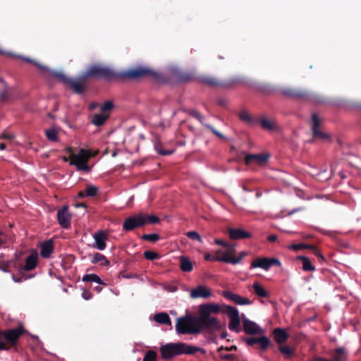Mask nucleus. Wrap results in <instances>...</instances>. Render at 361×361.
Returning <instances> with one entry per match:
<instances>
[{"mask_svg": "<svg viewBox=\"0 0 361 361\" xmlns=\"http://www.w3.org/2000/svg\"><path fill=\"white\" fill-rule=\"evenodd\" d=\"M26 333L23 324H19L16 328L0 330V350L8 351L13 348L17 351L19 339Z\"/></svg>", "mask_w": 361, "mask_h": 361, "instance_id": "1", "label": "nucleus"}, {"mask_svg": "<svg viewBox=\"0 0 361 361\" xmlns=\"http://www.w3.org/2000/svg\"><path fill=\"white\" fill-rule=\"evenodd\" d=\"M66 151L70 154V164L75 166L78 171L85 172H89L91 169L87 165L88 160L98 153V151L92 153L90 150L80 149L75 154L71 147L66 148Z\"/></svg>", "mask_w": 361, "mask_h": 361, "instance_id": "2", "label": "nucleus"}, {"mask_svg": "<svg viewBox=\"0 0 361 361\" xmlns=\"http://www.w3.org/2000/svg\"><path fill=\"white\" fill-rule=\"evenodd\" d=\"M176 331L178 334H197L200 328L197 324V317L186 314L176 319Z\"/></svg>", "mask_w": 361, "mask_h": 361, "instance_id": "3", "label": "nucleus"}, {"mask_svg": "<svg viewBox=\"0 0 361 361\" xmlns=\"http://www.w3.org/2000/svg\"><path fill=\"white\" fill-rule=\"evenodd\" d=\"M90 77L110 81L118 77V74L109 67L93 64L83 73V80H88Z\"/></svg>", "mask_w": 361, "mask_h": 361, "instance_id": "4", "label": "nucleus"}, {"mask_svg": "<svg viewBox=\"0 0 361 361\" xmlns=\"http://www.w3.org/2000/svg\"><path fill=\"white\" fill-rule=\"evenodd\" d=\"M118 77L130 80H140L145 78L157 79L159 77V74L149 68L138 66L121 73Z\"/></svg>", "mask_w": 361, "mask_h": 361, "instance_id": "5", "label": "nucleus"}, {"mask_svg": "<svg viewBox=\"0 0 361 361\" xmlns=\"http://www.w3.org/2000/svg\"><path fill=\"white\" fill-rule=\"evenodd\" d=\"M197 324L200 333L202 330H207L209 333L220 331L222 325L220 321L214 317L200 315L197 317Z\"/></svg>", "mask_w": 361, "mask_h": 361, "instance_id": "6", "label": "nucleus"}, {"mask_svg": "<svg viewBox=\"0 0 361 361\" xmlns=\"http://www.w3.org/2000/svg\"><path fill=\"white\" fill-rule=\"evenodd\" d=\"M281 267V262L274 257H257L252 260L250 269L261 268L265 271H268L271 267Z\"/></svg>", "mask_w": 361, "mask_h": 361, "instance_id": "7", "label": "nucleus"}, {"mask_svg": "<svg viewBox=\"0 0 361 361\" xmlns=\"http://www.w3.org/2000/svg\"><path fill=\"white\" fill-rule=\"evenodd\" d=\"M162 359L169 360L175 356L180 355V346L178 343H166L160 348Z\"/></svg>", "mask_w": 361, "mask_h": 361, "instance_id": "8", "label": "nucleus"}, {"mask_svg": "<svg viewBox=\"0 0 361 361\" xmlns=\"http://www.w3.org/2000/svg\"><path fill=\"white\" fill-rule=\"evenodd\" d=\"M145 225L144 215L139 214L126 218L123 222V229L130 231Z\"/></svg>", "mask_w": 361, "mask_h": 361, "instance_id": "9", "label": "nucleus"}, {"mask_svg": "<svg viewBox=\"0 0 361 361\" xmlns=\"http://www.w3.org/2000/svg\"><path fill=\"white\" fill-rule=\"evenodd\" d=\"M197 81L199 83L207 85L211 87H228L231 84L235 83V80H231L228 82H224L218 80L217 78L209 75H203L200 76L197 78Z\"/></svg>", "mask_w": 361, "mask_h": 361, "instance_id": "10", "label": "nucleus"}, {"mask_svg": "<svg viewBox=\"0 0 361 361\" xmlns=\"http://www.w3.org/2000/svg\"><path fill=\"white\" fill-rule=\"evenodd\" d=\"M281 92L284 97L295 100L307 99L311 97L307 91L290 87L282 89Z\"/></svg>", "mask_w": 361, "mask_h": 361, "instance_id": "11", "label": "nucleus"}, {"mask_svg": "<svg viewBox=\"0 0 361 361\" xmlns=\"http://www.w3.org/2000/svg\"><path fill=\"white\" fill-rule=\"evenodd\" d=\"M311 121L313 137L315 138H319L323 140H328L329 138V135L322 132L319 128L322 121L316 114H312Z\"/></svg>", "mask_w": 361, "mask_h": 361, "instance_id": "12", "label": "nucleus"}, {"mask_svg": "<svg viewBox=\"0 0 361 361\" xmlns=\"http://www.w3.org/2000/svg\"><path fill=\"white\" fill-rule=\"evenodd\" d=\"M57 219L62 228H68L70 227L71 215L68 212V207L67 205L63 206L57 212Z\"/></svg>", "mask_w": 361, "mask_h": 361, "instance_id": "13", "label": "nucleus"}, {"mask_svg": "<svg viewBox=\"0 0 361 361\" xmlns=\"http://www.w3.org/2000/svg\"><path fill=\"white\" fill-rule=\"evenodd\" d=\"M87 80H83V73L78 79L70 78L66 86L70 87L75 94H82L85 92V83Z\"/></svg>", "mask_w": 361, "mask_h": 361, "instance_id": "14", "label": "nucleus"}, {"mask_svg": "<svg viewBox=\"0 0 361 361\" xmlns=\"http://www.w3.org/2000/svg\"><path fill=\"white\" fill-rule=\"evenodd\" d=\"M212 295L211 290L203 285L197 286L196 288H192L190 292V296L192 299L204 298L207 299Z\"/></svg>", "mask_w": 361, "mask_h": 361, "instance_id": "15", "label": "nucleus"}, {"mask_svg": "<svg viewBox=\"0 0 361 361\" xmlns=\"http://www.w3.org/2000/svg\"><path fill=\"white\" fill-rule=\"evenodd\" d=\"M244 341L250 346L259 343L262 350H266L271 345V341L264 336L259 338H245Z\"/></svg>", "mask_w": 361, "mask_h": 361, "instance_id": "16", "label": "nucleus"}, {"mask_svg": "<svg viewBox=\"0 0 361 361\" xmlns=\"http://www.w3.org/2000/svg\"><path fill=\"white\" fill-rule=\"evenodd\" d=\"M93 238L94 239L93 247L99 250H104L106 247L107 233L104 231H99L93 235Z\"/></svg>", "mask_w": 361, "mask_h": 361, "instance_id": "17", "label": "nucleus"}, {"mask_svg": "<svg viewBox=\"0 0 361 361\" xmlns=\"http://www.w3.org/2000/svg\"><path fill=\"white\" fill-rule=\"evenodd\" d=\"M243 326L244 331L247 334L255 335L261 333V329L256 323L243 317Z\"/></svg>", "mask_w": 361, "mask_h": 361, "instance_id": "18", "label": "nucleus"}, {"mask_svg": "<svg viewBox=\"0 0 361 361\" xmlns=\"http://www.w3.org/2000/svg\"><path fill=\"white\" fill-rule=\"evenodd\" d=\"M223 296L238 305H250L251 301L247 298H243L238 294H235L229 290H224L222 293Z\"/></svg>", "mask_w": 361, "mask_h": 361, "instance_id": "19", "label": "nucleus"}, {"mask_svg": "<svg viewBox=\"0 0 361 361\" xmlns=\"http://www.w3.org/2000/svg\"><path fill=\"white\" fill-rule=\"evenodd\" d=\"M180 346V355L185 354V355H194L197 352H200L202 354H204L206 350L204 348L190 345L185 343L179 342Z\"/></svg>", "mask_w": 361, "mask_h": 361, "instance_id": "20", "label": "nucleus"}, {"mask_svg": "<svg viewBox=\"0 0 361 361\" xmlns=\"http://www.w3.org/2000/svg\"><path fill=\"white\" fill-rule=\"evenodd\" d=\"M268 154H247L245 157V162L247 165L250 164L252 162H255L258 164H264L268 161Z\"/></svg>", "mask_w": 361, "mask_h": 361, "instance_id": "21", "label": "nucleus"}, {"mask_svg": "<svg viewBox=\"0 0 361 361\" xmlns=\"http://www.w3.org/2000/svg\"><path fill=\"white\" fill-rule=\"evenodd\" d=\"M228 233L230 238L232 240L245 239L251 237V234L243 228H228Z\"/></svg>", "mask_w": 361, "mask_h": 361, "instance_id": "22", "label": "nucleus"}, {"mask_svg": "<svg viewBox=\"0 0 361 361\" xmlns=\"http://www.w3.org/2000/svg\"><path fill=\"white\" fill-rule=\"evenodd\" d=\"M220 312V307L216 304L207 303L200 306V315L211 316L212 313H218Z\"/></svg>", "mask_w": 361, "mask_h": 361, "instance_id": "23", "label": "nucleus"}, {"mask_svg": "<svg viewBox=\"0 0 361 361\" xmlns=\"http://www.w3.org/2000/svg\"><path fill=\"white\" fill-rule=\"evenodd\" d=\"M0 82L2 84V90L0 92V102H6L11 99L13 90L1 78H0Z\"/></svg>", "mask_w": 361, "mask_h": 361, "instance_id": "24", "label": "nucleus"}, {"mask_svg": "<svg viewBox=\"0 0 361 361\" xmlns=\"http://www.w3.org/2000/svg\"><path fill=\"white\" fill-rule=\"evenodd\" d=\"M347 357V350L344 347H340L332 352L331 361H346Z\"/></svg>", "mask_w": 361, "mask_h": 361, "instance_id": "25", "label": "nucleus"}, {"mask_svg": "<svg viewBox=\"0 0 361 361\" xmlns=\"http://www.w3.org/2000/svg\"><path fill=\"white\" fill-rule=\"evenodd\" d=\"M54 251V244L51 240H46L41 245L40 255L43 258H49Z\"/></svg>", "mask_w": 361, "mask_h": 361, "instance_id": "26", "label": "nucleus"}, {"mask_svg": "<svg viewBox=\"0 0 361 361\" xmlns=\"http://www.w3.org/2000/svg\"><path fill=\"white\" fill-rule=\"evenodd\" d=\"M38 262V256L37 252H33L27 257L25 259V264L23 267L25 271H31L34 269Z\"/></svg>", "mask_w": 361, "mask_h": 361, "instance_id": "27", "label": "nucleus"}, {"mask_svg": "<svg viewBox=\"0 0 361 361\" xmlns=\"http://www.w3.org/2000/svg\"><path fill=\"white\" fill-rule=\"evenodd\" d=\"M273 335L276 342L280 345L286 342L289 336L288 333L281 328H276L274 329Z\"/></svg>", "mask_w": 361, "mask_h": 361, "instance_id": "28", "label": "nucleus"}, {"mask_svg": "<svg viewBox=\"0 0 361 361\" xmlns=\"http://www.w3.org/2000/svg\"><path fill=\"white\" fill-rule=\"evenodd\" d=\"M109 114H96L92 116V123L95 126L99 127L103 126L106 120L109 118Z\"/></svg>", "mask_w": 361, "mask_h": 361, "instance_id": "29", "label": "nucleus"}, {"mask_svg": "<svg viewBox=\"0 0 361 361\" xmlns=\"http://www.w3.org/2000/svg\"><path fill=\"white\" fill-rule=\"evenodd\" d=\"M91 262L92 264H99V265L102 267L109 266L110 264V262L106 259V257L99 252L94 254Z\"/></svg>", "mask_w": 361, "mask_h": 361, "instance_id": "30", "label": "nucleus"}, {"mask_svg": "<svg viewBox=\"0 0 361 361\" xmlns=\"http://www.w3.org/2000/svg\"><path fill=\"white\" fill-rule=\"evenodd\" d=\"M215 243L219 245H222L224 247L226 248V252H223L221 250H219L216 252L218 255L221 254L224 255V253H228V254H233L235 252V247L233 245L227 243L226 242L224 241L221 239H216Z\"/></svg>", "mask_w": 361, "mask_h": 361, "instance_id": "31", "label": "nucleus"}, {"mask_svg": "<svg viewBox=\"0 0 361 361\" xmlns=\"http://www.w3.org/2000/svg\"><path fill=\"white\" fill-rule=\"evenodd\" d=\"M297 259L302 262V269L305 271H312L315 270V267L312 265L311 261L307 257L303 255L298 256Z\"/></svg>", "mask_w": 361, "mask_h": 361, "instance_id": "32", "label": "nucleus"}, {"mask_svg": "<svg viewBox=\"0 0 361 361\" xmlns=\"http://www.w3.org/2000/svg\"><path fill=\"white\" fill-rule=\"evenodd\" d=\"M44 71H48L49 74L51 77L56 78L57 80H59L60 82H61L62 83H63L66 85L70 79V78L67 77L64 73H63L61 72H59L56 71H52V70H48V68H47L46 67H45Z\"/></svg>", "mask_w": 361, "mask_h": 361, "instance_id": "33", "label": "nucleus"}, {"mask_svg": "<svg viewBox=\"0 0 361 361\" xmlns=\"http://www.w3.org/2000/svg\"><path fill=\"white\" fill-rule=\"evenodd\" d=\"M180 268L183 271L190 272L193 266L191 261L185 256L180 257Z\"/></svg>", "mask_w": 361, "mask_h": 361, "instance_id": "34", "label": "nucleus"}, {"mask_svg": "<svg viewBox=\"0 0 361 361\" xmlns=\"http://www.w3.org/2000/svg\"><path fill=\"white\" fill-rule=\"evenodd\" d=\"M154 319L156 322L162 324H166V325H171V321L169 316V314L166 312H160L157 313L154 315Z\"/></svg>", "mask_w": 361, "mask_h": 361, "instance_id": "35", "label": "nucleus"}, {"mask_svg": "<svg viewBox=\"0 0 361 361\" xmlns=\"http://www.w3.org/2000/svg\"><path fill=\"white\" fill-rule=\"evenodd\" d=\"M231 254L226 253V257L222 259L224 260V262L236 264L239 263L241 261V259L247 255V252H242L238 257H231Z\"/></svg>", "mask_w": 361, "mask_h": 361, "instance_id": "36", "label": "nucleus"}, {"mask_svg": "<svg viewBox=\"0 0 361 361\" xmlns=\"http://www.w3.org/2000/svg\"><path fill=\"white\" fill-rule=\"evenodd\" d=\"M82 281L83 282H95L100 285H106L100 278L95 274H89L83 276Z\"/></svg>", "mask_w": 361, "mask_h": 361, "instance_id": "37", "label": "nucleus"}, {"mask_svg": "<svg viewBox=\"0 0 361 361\" xmlns=\"http://www.w3.org/2000/svg\"><path fill=\"white\" fill-rule=\"evenodd\" d=\"M240 317L231 318V319H230V322L228 324V328L231 331L238 333L240 331Z\"/></svg>", "mask_w": 361, "mask_h": 361, "instance_id": "38", "label": "nucleus"}, {"mask_svg": "<svg viewBox=\"0 0 361 361\" xmlns=\"http://www.w3.org/2000/svg\"><path fill=\"white\" fill-rule=\"evenodd\" d=\"M239 118L242 121L250 125H254L257 123V121L245 111H243L240 113Z\"/></svg>", "mask_w": 361, "mask_h": 361, "instance_id": "39", "label": "nucleus"}, {"mask_svg": "<svg viewBox=\"0 0 361 361\" xmlns=\"http://www.w3.org/2000/svg\"><path fill=\"white\" fill-rule=\"evenodd\" d=\"M253 289L256 295L260 298H267L269 296V294L266 290L257 282L254 283Z\"/></svg>", "mask_w": 361, "mask_h": 361, "instance_id": "40", "label": "nucleus"}, {"mask_svg": "<svg viewBox=\"0 0 361 361\" xmlns=\"http://www.w3.org/2000/svg\"><path fill=\"white\" fill-rule=\"evenodd\" d=\"M224 312L226 313L230 319L239 317L238 310L232 306L225 305Z\"/></svg>", "mask_w": 361, "mask_h": 361, "instance_id": "41", "label": "nucleus"}, {"mask_svg": "<svg viewBox=\"0 0 361 361\" xmlns=\"http://www.w3.org/2000/svg\"><path fill=\"white\" fill-rule=\"evenodd\" d=\"M47 138L51 142L58 141V132L55 128H50L45 130Z\"/></svg>", "mask_w": 361, "mask_h": 361, "instance_id": "42", "label": "nucleus"}, {"mask_svg": "<svg viewBox=\"0 0 361 361\" xmlns=\"http://www.w3.org/2000/svg\"><path fill=\"white\" fill-rule=\"evenodd\" d=\"M279 350L286 358H290L294 355V350L289 346L280 345Z\"/></svg>", "mask_w": 361, "mask_h": 361, "instance_id": "43", "label": "nucleus"}, {"mask_svg": "<svg viewBox=\"0 0 361 361\" xmlns=\"http://www.w3.org/2000/svg\"><path fill=\"white\" fill-rule=\"evenodd\" d=\"M87 197H95L98 192V188L92 185L86 186L85 190Z\"/></svg>", "mask_w": 361, "mask_h": 361, "instance_id": "44", "label": "nucleus"}, {"mask_svg": "<svg viewBox=\"0 0 361 361\" xmlns=\"http://www.w3.org/2000/svg\"><path fill=\"white\" fill-rule=\"evenodd\" d=\"M11 265V262L5 260L3 257L0 256V270L4 272H9V269Z\"/></svg>", "mask_w": 361, "mask_h": 361, "instance_id": "45", "label": "nucleus"}, {"mask_svg": "<svg viewBox=\"0 0 361 361\" xmlns=\"http://www.w3.org/2000/svg\"><path fill=\"white\" fill-rule=\"evenodd\" d=\"M113 107V103L111 101H106L100 107L101 113L109 114Z\"/></svg>", "mask_w": 361, "mask_h": 361, "instance_id": "46", "label": "nucleus"}, {"mask_svg": "<svg viewBox=\"0 0 361 361\" xmlns=\"http://www.w3.org/2000/svg\"><path fill=\"white\" fill-rule=\"evenodd\" d=\"M226 257V253H224V255L219 256L218 255H214L207 254L204 256V259L207 261H219V262H223L224 260L222 259H224Z\"/></svg>", "mask_w": 361, "mask_h": 361, "instance_id": "47", "label": "nucleus"}, {"mask_svg": "<svg viewBox=\"0 0 361 361\" xmlns=\"http://www.w3.org/2000/svg\"><path fill=\"white\" fill-rule=\"evenodd\" d=\"M157 357V355L155 351L149 350L145 353L142 361H155Z\"/></svg>", "mask_w": 361, "mask_h": 361, "instance_id": "48", "label": "nucleus"}, {"mask_svg": "<svg viewBox=\"0 0 361 361\" xmlns=\"http://www.w3.org/2000/svg\"><path fill=\"white\" fill-rule=\"evenodd\" d=\"M188 114L195 118L196 119H197L202 124H203L204 126L205 123H204L203 121H204V116L197 111L195 110V109H190L188 111Z\"/></svg>", "mask_w": 361, "mask_h": 361, "instance_id": "49", "label": "nucleus"}, {"mask_svg": "<svg viewBox=\"0 0 361 361\" xmlns=\"http://www.w3.org/2000/svg\"><path fill=\"white\" fill-rule=\"evenodd\" d=\"M145 225L147 224H155L159 222V219L155 215L145 216Z\"/></svg>", "mask_w": 361, "mask_h": 361, "instance_id": "50", "label": "nucleus"}, {"mask_svg": "<svg viewBox=\"0 0 361 361\" xmlns=\"http://www.w3.org/2000/svg\"><path fill=\"white\" fill-rule=\"evenodd\" d=\"M144 257L148 260H154L160 257L157 252L153 251H145L143 254Z\"/></svg>", "mask_w": 361, "mask_h": 361, "instance_id": "51", "label": "nucleus"}, {"mask_svg": "<svg viewBox=\"0 0 361 361\" xmlns=\"http://www.w3.org/2000/svg\"><path fill=\"white\" fill-rule=\"evenodd\" d=\"M186 236L191 240H197L200 243H202L201 236L199 235V233L197 232H196L195 231H188L186 233Z\"/></svg>", "mask_w": 361, "mask_h": 361, "instance_id": "52", "label": "nucleus"}, {"mask_svg": "<svg viewBox=\"0 0 361 361\" xmlns=\"http://www.w3.org/2000/svg\"><path fill=\"white\" fill-rule=\"evenodd\" d=\"M142 239L151 242H156L159 239V235L157 233L144 234Z\"/></svg>", "mask_w": 361, "mask_h": 361, "instance_id": "53", "label": "nucleus"}, {"mask_svg": "<svg viewBox=\"0 0 361 361\" xmlns=\"http://www.w3.org/2000/svg\"><path fill=\"white\" fill-rule=\"evenodd\" d=\"M261 126L264 129L273 130L274 126L273 124L266 118H261L259 121Z\"/></svg>", "mask_w": 361, "mask_h": 361, "instance_id": "54", "label": "nucleus"}, {"mask_svg": "<svg viewBox=\"0 0 361 361\" xmlns=\"http://www.w3.org/2000/svg\"><path fill=\"white\" fill-rule=\"evenodd\" d=\"M204 126L209 130H210L212 132V133H214L218 137L224 140L226 139V137L222 133L216 130L212 126L209 124H204Z\"/></svg>", "mask_w": 361, "mask_h": 361, "instance_id": "55", "label": "nucleus"}, {"mask_svg": "<svg viewBox=\"0 0 361 361\" xmlns=\"http://www.w3.org/2000/svg\"><path fill=\"white\" fill-rule=\"evenodd\" d=\"M192 79V75L189 73H181L179 75V80L182 82H188Z\"/></svg>", "mask_w": 361, "mask_h": 361, "instance_id": "56", "label": "nucleus"}, {"mask_svg": "<svg viewBox=\"0 0 361 361\" xmlns=\"http://www.w3.org/2000/svg\"><path fill=\"white\" fill-rule=\"evenodd\" d=\"M238 348L236 345H231L230 347H227V346H221L219 347L218 349H217V352L218 353H221L222 350H226V351H235L237 350Z\"/></svg>", "mask_w": 361, "mask_h": 361, "instance_id": "57", "label": "nucleus"}, {"mask_svg": "<svg viewBox=\"0 0 361 361\" xmlns=\"http://www.w3.org/2000/svg\"><path fill=\"white\" fill-rule=\"evenodd\" d=\"M220 357L222 359V360H233L237 358L236 355H234V354H221L220 353V355H219Z\"/></svg>", "mask_w": 361, "mask_h": 361, "instance_id": "58", "label": "nucleus"}, {"mask_svg": "<svg viewBox=\"0 0 361 361\" xmlns=\"http://www.w3.org/2000/svg\"><path fill=\"white\" fill-rule=\"evenodd\" d=\"M22 59H23V61H26L27 63H32L35 64V66H36L37 67H38L41 70H45V66L40 65L37 62L34 61L33 60L30 59L28 57H22Z\"/></svg>", "mask_w": 361, "mask_h": 361, "instance_id": "59", "label": "nucleus"}, {"mask_svg": "<svg viewBox=\"0 0 361 361\" xmlns=\"http://www.w3.org/2000/svg\"><path fill=\"white\" fill-rule=\"evenodd\" d=\"M306 247H307V244H305V243L294 244V245L289 246L290 249H292L294 250L305 249Z\"/></svg>", "mask_w": 361, "mask_h": 361, "instance_id": "60", "label": "nucleus"}, {"mask_svg": "<svg viewBox=\"0 0 361 361\" xmlns=\"http://www.w3.org/2000/svg\"><path fill=\"white\" fill-rule=\"evenodd\" d=\"M82 297L83 299L88 300H90L92 298V294L91 292L87 290H84L82 293Z\"/></svg>", "mask_w": 361, "mask_h": 361, "instance_id": "61", "label": "nucleus"}, {"mask_svg": "<svg viewBox=\"0 0 361 361\" xmlns=\"http://www.w3.org/2000/svg\"><path fill=\"white\" fill-rule=\"evenodd\" d=\"M13 138H14V136L13 135H11V134L3 133V134L0 135V139H6V140H11Z\"/></svg>", "mask_w": 361, "mask_h": 361, "instance_id": "62", "label": "nucleus"}, {"mask_svg": "<svg viewBox=\"0 0 361 361\" xmlns=\"http://www.w3.org/2000/svg\"><path fill=\"white\" fill-rule=\"evenodd\" d=\"M317 257H320L322 260H324V256L322 255L319 250L316 247L315 250L312 251Z\"/></svg>", "mask_w": 361, "mask_h": 361, "instance_id": "63", "label": "nucleus"}, {"mask_svg": "<svg viewBox=\"0 0 361 361\" xmlns=\"http://www.w3.org/2000/svg\"><path fill=\"white\" fill-rule=\"evenodd\" d=\"M217 102L219 105L226 106L227 104V99L225 98H219Z\"/></svg>", "mask_w": 361, "mask_h": 361, "instance_id": "64", "label": "nucleus"}]
</instances>
